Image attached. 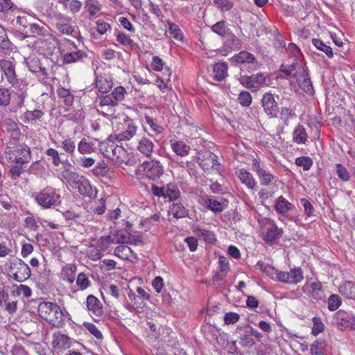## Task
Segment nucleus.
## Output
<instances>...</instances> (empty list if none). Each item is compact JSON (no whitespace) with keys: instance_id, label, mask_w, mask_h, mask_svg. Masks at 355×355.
Wrapping results in <instances>:
<instances>
[{"instance_id":"f257e3e1","label":"nucleus","mask_w":355,"mask_h":355,"mask_svg":"<svg viewBox=\"0 0 355 355\" xmlns=\"http://www.w3.org/2000/svg\"><path fill=\"white\" fill-rule=\"evenodd\" d=\"M38 314L42 319L56 327L64 324V315L60 307L55 303L42 302L38 306Z\"/></svg>"},{"instance_id":"f03ea898","label":"nucleus","mask_w":355,"mask_h":355,"mask_svg":"<svg viewBox=\"0 0 355 355\" xmlns=\"http://www.w3.org/2000/svg\"><path fill=\"white\" fill-rule=\"evenodd\" d=\"M35 200L43 208L49 209L60 203V196L54 188L47 187L35 194Z\"/></svg>"},{"instance_id":"7ed1b4c3","label":"nucleus","mask_w":355,"mask_h":355,"mask_svg":"<svg viewBox=\"0 0 355 355\" xmlns=\"http://www.w3.org/2000/svg\"><path fill=\"white\" fill-rule=\"evenodd\" d=\"M114 140V136L110 135L107 141L99 143V150L104 157L119 160L121 155L125 153V150L122 146L116 144Z\"/></svg>"},{"instance_id":"20e7f679","label":"nucleus","mask_w":355,"mask_h":355,"mask_svg":"<svg viewBox=\"0 0 355 355\" xmlns=\"http://www.w3.org/2000/svg\"><path fill=\"white\" fill-rule=\"evenodd\" d=\"M5 153L12 162L21 165L29 162L31 159V149L25 144H19L14 150L7 148Z\"/></svg>"},{"instance_id":"39448f33","label":"nucleus","mask_w":355,"mask_h":355,"mask_svg":"<svg viewBox=\"0 0 355 355\" xmlns=\"http://www.w3.org/2000/svg\"><path fill=\"white\" fill-rule=\"evenodd\" d=\"M24 63L28 70L31 73L36 74L40 80H44L49 78V74L47 69L42 65L40 59L37 56L34 55H30L25 58Z\"/></svg>"},{"instance_id":"423d86ee","label":"nucleus","mask_w":355,"mask_h":355,"mask_svg":"<svg viewBox=\"0 0 355 355\" xmlns=\"http://www.w3.org/2000/svg\"><path fill=\"white\" fill-rule=\"evenodd\" d=\"M69 44V52L64 53L62 61L64 64L76 63L83 61L87 57V54L83 50L78 49L73 42L67 40Z\"/></svg>"},{"instance_id":"0eeeda50","label":"nucleus","mask_w":355,"mask_h":355,"mask_svg":"<svg viewBox=\"0 0 355 355\" xmlns=\"http://www.w3.org/2000/svg\"><path fill=\"white\" fill-rule=\"evenodd\" d=\"M10 270H16L12 273V277L18 282H23L31 276L29 266L20 259L16 258L11 262Z\"/></svg>"},{"instance_id":"6e6552de","label":"nucleus","mask_w":355,"mask_h":355,"mask_svg":"<svg viewBox=\"0 0 355 355\" xmlns=\"http://www.w3.org/2000/svg\"><path fill=\"white\" fill-rule=\"evenodd\" d=\"M141 168V171L144 172L146 178L152 180H157L164 173L163 166L155 159L144 162Z\"/></svg>"},{"instance_id":"1a4fd4ad","label":"nucleus","mask_w":355,"mask_h":355,"mask_svg":"<svg viewBox=\"0 0 355 355\" xmlns=\"http://www.w3.org/2000/svg\"><path fill=\"white\" fill-rule=\"evenodd\" d=\"M262 106L266 114L270 117L277 116L279 112V107L272 94L266 93L261 99Z\"/></svg>"},{"instance_id":"9d476101","label":"nucleus","mask_w":355,"mask_h":355,"mask_svg":"<svg viewBox=\"0 0 355 355\" xmlns=\"http://www.w3.org/2000/svg\"><path fill=\"white\" fill-rule=\"evenodd\" d=\"M0 67L7 81L10 85L17 83V75L15 71V64L9 60H1L0 61Z\"/></svg>"},{"instance_id":"9b49d317","label":"nucleus","mask_w":355,"mask_h":355,"mask_svg":"<svg viewBox=\"0 0 355 355\" xmlns=\"http://www.w3.org/2000/svg\"><path fill=\"white\" fill-rule=\"evenodd\" d=\"M252 170L256 173L262 185H269L274 180V176L261 167L257 159L252 160Z\"/></svg>"},{"instance_id":"f8f14e48","label":"nucleus","mask_w":355,"mask_h":355,"mask_svg":"<svg viewBox=\"0 0 355 355\" xmlns=\"http://www.w3.org/2000/svg\"><path fill=\"white\" fill-rule=\"evenodd\" d=\"M299 87L306 93L312 94L314 92L307 69L302 68V71L295 74Z\"/></svg>"},{"instance_id":"ddd939ff","label":"nucleus","mask_w":355,"mask_h":355,"mask_svg":"<svg viewBox=\"0 0 355 355\" xmlns=\"http://www.w3.org/2000/svg\"><path fill=\"white\" fill-rule=\"evenodd\" d=\"M32 18L29 16H17L15 20H12V26L20 33L22 38L30 37L28 35V28L31 23Z\"/></svg>"},{"instance_id":"4468645a","label":"nucleus","mask_w":355,"mask_h":355,"mask_svg":"<svg viewBox=\"0 0 355 355\" xmlns=\"http://www.w3.org/2000/svg\"><path fill=\"white\" fill-rule=\"evenodd\" d=\"M198 162L204 171H209L218 164L217 156L210 151L200 153Z\"/></svg>"},{"instance_id":"2eb2a0df","label":"nucleus","mask_w":355,"mask_h":355,"mask_svg":"<svg viewBox=\"0 0 355 355\" xmlns=\"http://www.w3.org/2000/svg\"><path fill=\"white\" fill-rule=\"evenodd\" d=\"M241 84L247 88H258L265 82V77L261 73L250 76H243L240 78Z\"/></svg>"},{"instance_id":"dca6fc26","label":"nucleus","mask_w":355,"mask_h":355,"mask_svg":"<svg viewBox=\"0 0 355 355\" xmlns=\"http://www.w3.org/2000/svg\"><path fill=\"white\" fill-rule=\"evenodd\" d=\"M86 305L91 315L101 316L103 313V305L101 301L94 295H89L87 297Z\"/></svg>"},{"instance_id":"f3484780","label":"nucleus","mask_w":355,"mask_h":355,"mask_svg":"<svg viewBox=\"0 0 355 355\" xmlns=\"http://www.w3.org/2000/svg\"><path fill=\"white\" fill-rule=\"evenodd\" d=\"M137 149L142 155L150 157L155 147L153 141L147 137H141L137 139Z\"/></svg>"},{"instance_id":"a211bd4d","label":"nucleus","mask_w":355,"mask_h":355,"mask_svg":"<svg viewBox=\"0 0 355 355\" xmlns=\"http://www.w3.org/2000/svg\"><path fill=\"white\" fill-rule=\"evenodd\" d=\"M137 130L138 127L137 125L129 123L123 132L114 135V139L118 141H125L130 140L135 136H137L138 138Z\"/></svg>"},{"instance_id":"6ab92c4d","label":"nucleus","mask_w":355,"mask_h":355,"mask_svg":"<svg viewBox=\"0 0 355 355\" xmlns=\"http://www.w3.org/2000/svg\"><path fill=\"white\" fill-rule=\"evenodd\" d=\"M71 166L70 164L64 166V170L62 172V178L70 184L72 187H75L78 182L83 180V175H79L78 173L70 171L69 168Z\"/></svg>"},{"instance_id":"aec40b11","label":"nucleus","mask_w":355,"mask_h":355,"mask_svg":"<svg viewBox=\"0 0 355 355\" xmlns=\"http://www.w3.org/2000/svg\"><path fill=\"white\" fill-rule=\"evenodd\" d=\"M52 347L57 349H66L70 347V338L59 332L53 334Z\"/></svg>"},{"instance_id":"412c9836","label":"nucleus","mask_w":355,"mask_h":355,"mask_svg":"<svg viewBox=\"0 0 355 355\" xmlns=\"http://www.w3.org/2000/svg\"><path fill=\"white\" fill-rule=\"evenodd\" d=\"M282 234V229L279 228L275 224L272 223L270 227L267 228L264 235V241L271 245L279 239Z\"/></svg>"},{"instance_id":"4be33fe9","label":"nucleus","mask_w":355,"mask_h":355,"mask_svg":"<svg viewBox=\"0 0 355 355\" xmlns=\"http://www.w3.org/2000/svg\"><path fill=\"white\" fill-rule=\"evenodd\" d=\"M236 175L241 182L248 189H253L256 185V181L251 173L244 168H241L236 171Z\"/></svg>"},{"instance_id":"5701e85b","label":"nucleus","mask_w":355,"mask_h":355,"mask_svg":"<svg viewBox=\"0 0 355 355\" xmlns=\"http://www.w3.org/2000/svg\"><path fill=\"white\" fill-rule=\"evenodd\" d=\"M74 188L77 189L81 195L87 197L92 198L96 193V191L92 189L89 180L85 177Z\"/></svg>"},{"instance_id":"b1692460","label":"nucleus","mask_w":355,"mask_h":355,"mask_svg":"<svg viewBox=\"0 0 355 355\" xmlns=\"http://www.w3.org/2000/svg\"><path fill=\"white\" fill-rule=\"evenodd\" d=\"M274 207L275 211L282 215H285L287 212L294 208V206L282 196L278 197L275 200Z\"/></svg>"},{"instance_id":"393cba45","label":"nucleus","mask_w":355,"mask_h":355,"mask_svg":"<svg viewBox=\"0 0 355 355\" xmlns=\"http://www.w3.org/2000/svg\"><path fill=\"white\" fill-rule=\"evenodd\" d=\"M96 85L100 92L107 93L113 87V83L109 76H101L96 78Z\"/></svg>"},{"instance_id":"a878e982","label":"nucleus","mask_w":355,"mask_h":355,"mask_svg":"<svg viewBox=\"0 0 355 355\" xmlns=\"http://www.w3.org/2000/svg\"><path fill=\"white\" fill-rule=\"evenodd\" d=\"M28 83L25 79H17V83L11 85L12 87L17 89V94L19 99V104L24 103V101L27 96L28 91Z\"/></svg>"},{"instance_id":"bb28decb","label":"nucleus","mask_w":355,"mask_h":355,"mask_svg":"<svg viewBox=\"0 0 355 355\" xmlns=\"http://www.w3.org/2000/svg\"><path fill=\"white\" fill-rule=\"evenodd\" d=\"M76 271V266L74 264H67L60 272V277L62 279L72 284L75 280Z\"/></svg>"},{"instance_id":"cd10ccee","label":"nucleus","mask_w":355,"mask_h":355,"mask_svg":"<svg viewBox=\"0 0 355 355\" xmlns=\"http://www.w3.org/2000/svg\"><path fill=\"white\" fill-rule=\"evenodd\" d=\"M338 319L340 320V324L345 327L355 329V317L345 311H339L337 313Z\"/></svg>"},{"instance_id":"c85d7f7f","label":"nucleus","mask_w":355,"mask_h":355,"mask_svg":"<svg viewBox=\"0 0 355 355\" xmlns=\"http://www.w3.org/2000/svg\"><path fill=\"white\" fill-rule=\"evenodd\" d=\"M227 64L225 62H218L214 65V79L217 81H222L227 75Z\"/></svg>"},{"instance_id":"c756f323","label":"nucleus","mask_w":355,"mask_h":355,"mask_svg":"<svg viewBox=\"0 0 355 355\" xmlns=\"http://www.w3.org/2000/svg\"><path fill=\"white\" fill-rule=\"evenodd\" d=\"M28 35L33 36H48L49 35L48 28L43 24L32 22L28 28Z\"/></svg>"},{"instance_id":"7c9ffc66","label":"nucleus","mask_w":355,"mask_h":355,"mask_svg":"<svg viewBox=\"0 0 355 355\" xmlns=\"http://www.w3.org/2000/svg\"><path fill=\"white\" fill-rule=\"evenodd\" d=\"M232 60H234L236 63L238 64H253L256 60L255 57L253 55V54L245 51H242L239 53L236 54L232 58Z\"/></svg>"},{"instance_id":"2f4dec72","label":"nucleus","mask_w":355,"mask_h":355,"mask_svg":"<svg viewBox=\"0 0 355 355\" xmlns=\"http://www.w3.org/2000/svg\"><path fill=\"white\" fill-rule=\"evenodd\" d=\"M169 212L175 218H182L188 216V210L182 203L175 202L170 207Z\"/></svg>"},{"instance_id":"473e14b6","label":"nucleus","mask_w":355,"mask_h":355,"mask_svg":"<svg viewBox=\"0 0 355 355\" xmlns=\"http://www.w3.org/2000/svg\"><path fill=\"white\" fill-rule=\"evenodd\" d=\"M78 150L82 154H90L96 150L94 144L86 138H83L78 144Z\"/></svg>"},{"instance_id":"72a5a7b5","label":"nucleus","mask_w":355,"mask_h":355,"mask_svg":"<svg viewBox=\"0 0 355 355\" xmlns=\"http://www.w3.org/2000/svg\"><path fill=\"white\" fill-rule=\"evenodd\" d=\"M341 295L349 299L355 298V284L351 282H346L339 287Z\"/></svg>"},{"instance_id":"f704fd0d","label":"nucleus","mask_w":355,"mask_h":355,"mask_svg":"<svg viewBox=\"0 0 355 355\" xmlns=\"http://www.w3.org/2000/svg\"><path fill=\"white\" fill-rule=\"evenodd\" d=\"M164 199H168L169 201L177 200L180 195L178 186L175 184L169 183L165 187Z\"/></svg>"},{"instance_id":"c9c22d12","label":"nucleus","mask_w":355,"mask_h":355,"mask_svg":"<svg viewBox=\"0 0 355 355\" xmlns=\"http://www.w3.org/2000/svg\"><path fill=\"white\" fill-rule=\"evenodd\" d=\"M171 148L177 155L182 157L189 155L190 150V147L181 141L172 142Z\"/></svg>"},{"instance_id":"e433bc0d","label":"nucleus","mask_w":355,"mask_h":355,"mask_svg":"<svg viewBox=\"0 0 355 355\" xmlns=\"http://www.w3.org/2000/svg\"><path fill=\"white\" fill-rule=\"evenodd\" d=\"M293 141L297 144H305L307 139V134L305 128L302 125H298L293 133Z\"/></svg>"},{"instance_id":"4c0bfd02","label":"nucleus","mask_w":355,"mask_h":355,"mask_svg":"<svg viewBox=\"0 0 355 355\" xmlns=\"http://www.w3.org/2000/svg\"><path fill=\"white\" fill-rule=\"evenodd\" d=\"M194 232L205 242L213 243L216 241L215 234L211 231L202 228H196Z\"/></svg>"},{"instance_id":"58836bf2","label":"nucleus","mask_w":355,"mask_h":355,"mask_svg":"<svg viewBox=\"0 0 355 355\" xmlns=\"http://www.w3.org/2000/svg\"><path fill=\"white\" fill-rule=\"evenodd\" d=\"M57 94L60 98L63 99L65 105L71 106L73 104L74 96L69 89L60 87L58 89Z\"/></svg>"},{"instance_id":"ea45409f","label":"nucleus","mask_w":355,"mask_h":355,"mask_svg":"<svg viewBox=\"0 0 355 355\" xmlns=\"http://www.w3.org/2000/svg\"><path fill=\"white\" fill-rule=\"evenodd\" d=\"M326 343L322 340H316L311 345L310 352L311 355H324Z\"/></svg>"},{"instance_id":"a19ab883","label":"nucleus","mask_w":355,"mask_h":355,"mask_svg":"<svg viewBox=\"0 0 355 355\" xmlns=\"http://www.w3.org/2000/svg\"><path fill=\"white\" fill-rule=\"evenodd\" d=\"M302 68L304 67L302 66V64L300 63L299 61H293L290 64H282L280 66V71L285 75L290 76L292 72L296 69H297V73L298 71H302Z\"/></svg>"},{"instance_id":"79ce46f5","label":"nucleus","mask_w":355,"mask_h":355,"mask_svg":"<svg viewBox=\"0 0 355 355\" xmlns=\"http://www.w3.org/2000/svg\"><path fill=\"white\" fill-rule=\"evenodd\" d=\"M312 44L317 49L324 52L328 58H333L334 53L331 46L325 44L322 40L314 38L312 40Z\"/></svg>"},{"instance_id":"37998d69","label":"nucleus","mask_w":355,"mask_h":355,"mask_svg":"<svg viewBox=\"0 0 355 355\" xmlns=\"http://www.w3.org/2000/svg\"><path fill=\"white\" fill-rule=\"evenodd\" d=\"M114 255L121 259H128L133 254L132 249L127 245H119L114 249Z\"/></svg>"},{"instance_id":"c03bdc74","label":"nucleus","mask_w":355,"mask_h":355,"mask_svg":"<svg viewBox=\"0 0 355 355\" xmlns=\"http://www.w3.org/2000/svg\"><path fill=\"white\" fill-rule=\"evenodd\" d=\"M114 240L110 236H105L101 237L96 244L98 250L102 253L107 250L110 245V244L114 243Z\"/></svg>"},{"instance_id":"a18cd8bd","label":"nucleus","mask_w":355,"mask_h":355,"mask_svg":"<svg viewBox=\"0 0 355 355\" xmlns=\"http://www.w3.org/2000/svg\"><path fill=\"white\" fill-rule=\"evenodd\" d=\"M61 148L65 153L71 155L75 152L76 143L72 138L67 137L62 141Z\"/></svg>"},{"instance_id":"49530a36","label":"nucleus","mask_w":355,"mask_h":355,"mask_svg":"<svg viewBox=\"0 0 355 355\" xmlns=\"http://www.w3.org/2000/svg\"><path fill=\"white\" fill-rule=\"evenodd\" d=\"M108 171V166L104 161L98 162L96 167L92 171L93 175L96 177H105L107 175Z\"/></svg>"},{"instance_id":"de8ad7c7","label":"nucleus","mask_w":355,"mask_h":355,"mask_svg":"<svg viewBox=\"0 0 355 355\" xmlns=\"http://www.w3.org/2000/svg\"><path fill=\"white\" fill-rule=\"evenodd\" d=\"M44 46H46V53L52 55L58 45L57 39L49 35V38L42 42Z\"/></svg>"},{"instance_id":"09e8293b","label":"nucleus","mask_w":355,"mask_h":355,"mask_svg":"<svg viewBox=\"0 0 355 355\" xmlns=\"http://www.w3.org/2000/svg\"><path fill=\"white\" fill-rule=\"evenodd\" d=\"M116 41L123 46L132 47L135 45L134 41L125 33L116 32L115 33Z\"/></svg>"},{"instance_id":"8fccbe9b","label":"nucleus","mask_w":355,"mask_h":355,"mask_svg":"<svg viewBox=\"0 0 355 355\" xmlns=\"http://www.w3.org/2000/svg\"><path fill=\"white\" fill-rule=\"evenodd\" d=\"M45 153L49 157V159L52 160L53 164L55 166H58L62 163L60 154L57 150L50 148L46 150Z\"/></svg>"},{"instance_id":"3c124183","label":"nucleus","mask_w":355,"mask_h":355,"mask_svg":"<svg viewBox=\"0 0 355 355\" xmlns=\"http://www.w3.org/2000/svg\"><path fill=\"white\" fill-rule=\"evenodd\" d=\"M336 174L340 180L343 182H347L350 179V174L347 168L341 164H336Z\"/></svg>"},{"instance_id":"603ef678","label":"nucleus","mask_w":355,"mask_h":355,"mask_svg":"<svg viewBox=\"0 0 355 355\" xmlns=\"http://www.w3.org/2000/svg\"><path fill=\"white\" fill-rule=\"evenodd\" d=\"M290 284H296L303 279V274L300 268H294L288 272Z\"/></svg>"},{"instance_id":"864d4df0","label":"nucleus","mask_w":355,"mask_h":355,"mask_svg":"<svg viewBox=\"0 0 355 355\" xmlns=\"http://www.w3.org/2000/svg\"><path fill=\"white\" fill-rule=\"evenodd\" d=\"M85 8L92 16H94L101 9V6L96 0H87Z\"/></svg>"},{"instance_id":"5fc2aeb1","label":"nucleus","mask_w":355,"mask_h":355,"mask_svg":"<svg viewBox=\"0 0 355 355\" xmlns=\"http://www.w3.org/2000/svg\"><path fill=\"white\" fill-rule=\"evenodd\" d=\"M328 309L331 311H334L338 309L341 304V299L338 295H331L328 298Z\"/></svg>"},{"instance_id":"6e6d98bb","label":"nucleus","mask_w":355,"mask_h":355,"mask_svg":"<svg viewBox=\"0 0 355 355\" xmlns=\"http://www.w3.org/2000/svg\"><path fill=\"white\" fill-rule=\"evenodd\" d=\"M43 112L39 110L33 111H26L24 114V122H29L35 119H40L42 116Z\"/></svg>"},{"instance_id":"4d7b16f0","label":"nucleus","mask_w":355,"mask_h":355,"mask_svg":"<svg viewBox=\"0 0 355 355\" xmlns=\"http://www.w3.org/2000/svg\"><path fill=\"white\" fill-rule=\"evenodd\" d=\"M144 118L146 123L150 126L153 132L156 134H161L163 132V127L158 125L153 118L146 114L145 115Z\"/></svg>"},{"instance_id":"13d9d810","label":"nucleus","mask_w":355,"mask_h":355,"mask_svg":"<svg viewBox=\"0 0 355 355\" xmlns=\"http://www.w3.org/2000/svg\"><path fill=\"white\" fill-rule=\"evenodd\" d=\"M125 94L126 92L125 89L121 86H119L116 87L110 94L118 104L120 101L124 100Z\"/></svg>"},{"instance_id":"bf43d9fd","label":"nucleus","mask_w":355,"mask_h":355,"mask_svg":"<svg viewBox=\"0 0 355 355\" xmlns=\"http://www.w3.org/2000/svg\"><path fill=\"white\" fill-rule=\"evenodd\" d=\"M76 284L82 291L87 288L90 285L88 277L83 272H80L77 278Z\"/></svg>"},{"instance_id":"052dcab7","label":"nucleus","mask_w":355,"mask_h":355,"mask_svg":"<svg viewBox=\"0 0 355 355\" xmlns=\"http://www.w3.org/2000/svg\"><path fill=\"white\" fill-rule=\"evenodd\" d=\"M205 204L209 209L214 212H220L223 210V205L216 200L207 199Z\"/></svg>"},{"instance_id":"680f3d73","label":"nucleus","mask_w":355,"mask_h":355,"mask_svg":"<svg viewBox=\"0 0 355 355\" xmlns=\"http://www.w3.org/2000/svg\"><path fill=\"white\" fill-rule=\"evenodd\" d=\"M168 24L169 25L168 31L170 34L173 37L174 39L177 40H182L183 38V35L181 33L178 26L170 21H168Z\"/></svg>"},{"instance_id":"e2e57ef3","label":"nucleus","mask_w":355,"mask_h":355,"mask_svg":"<svg viewBox=\"0 0 355 355\" xmlns=\"http://www.w3.org/2000/svg\"><path fill=\"white\" fill-rule=\"evenodd\" d=\"M295 164L298 166L303 167L304 171H308L313 165V161L308 157H300L295 159Z\"/></svg>"},{"instance_id":"0e129e2a","label":"nucleus","mask_w":355,"mask_h":355,"mask_svg":"<svg viewBox=\"0 0 355 355\" xmlns=\"http://www.w3.org/2000/svg\"><path fill=\"white\" fill-rule=\"evenodd\" d=\"M99 106H116L118 104L116 101L112 98V96L109 94L105 96H103L98 98Z\"/></svg>"},{"instance_id":"69168bd1","label":"nucleus","mask_w":355,"mask_h":355,"mask_svg":"<svg viewBox=\"0 0 355 355\" xmlns=\"http://www.w3.org/2000/svg\"><path fill=\"white\" fill-rule=\"evenodd\" d=\"M211 29L218 35L224 37L226 35L225 21L223 20L218 21L211 26Z\"/></svg>"},{"instance_id":"338daca9","label":"nucleus","mask_w":355,"mask_h":355,"mask_svg":"<svg viewBox=\"0 0 355 355\" xmlns=\"http://www.w3.org/2000/svg\"><path fill=\"white\" fill-rule=\"evenodd\" d=\"M313 326L312 327L311 334L313 336H317L324 330V324L320 318L314 317L313 318Z\"/></svg>"},{"instance_id":"774afa93","label":"nucleus","mask_w":355,"mask_h":355,"mask_svg":"<svg viewBox=\"0 0 355 355\" xmlns=\"http://www.w3.org/2000/svg\"><path fill=\"white\" fill-rule=\"evenodd\" d=\"M238 100L241 105L248 107L252 103V96L248 92H242L240 93Z\"/></svg>"}]
</instances>
